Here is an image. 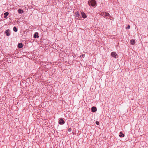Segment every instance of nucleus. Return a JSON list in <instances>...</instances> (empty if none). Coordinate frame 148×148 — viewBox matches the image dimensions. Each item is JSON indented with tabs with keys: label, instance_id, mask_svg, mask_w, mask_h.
<instances>
[{
	"label": "nucleus",
	"instance_id": "2",
	"mask_svg": "<svg viewBox=\"0 0 148 148\" xmlns=\"http://www.w3.org/2000/svg\"><path fill=\"white\" fill-rule=\"evenodd\" d=\"M88 4L90 6V5L91 6L94 7L96 5V1L95 0H92L88 1Z\"/></svg>",
	"mask_w": 148,
	"mask_h": 148
},
{
	"label": "nucleus",
	"instance_id": "7",
	"mask_svg": "<svg viewBox=\"0 0 148 148\" xmlns=\"http://www.w3.org/2000/svg\"><path fill=\"white\" fill-rule=\"evenodd\" d=\"M91 110L92 112H95L96 111L97 109L96 107L93 106L91 108Z\"/></svg>",
	"mask_w": 148,
	"mask_h": 148
},
{
	"label": "nucleus",
	"instance_id": "8",
	"mask_svg": "<svg viewBox=\"0 0 148 148\" xmlns=\"http://www.w3.org/2000/svg\"><path fill=\"white\" fill-rule=\"evenodd\" d=\"M39 36L38 35V32H35L34 34V37L35 38H38Z\"/></svg>",
	"mask_w": 148,
	"mask_h": 148
},
{
	"label": "nucleus",
	"instance_id": "15",
	"mask_svg": "<svg viewBox=\"0 0 148 148\" xmlns=\"http://www.w3.org/2000/svg\"><path fill=\"white\" fill-rule=\"evenodd\" d=\"M13 30L15 32H17L18 31L17 28L15 27H13Z\"/></svg>",
	"mask_w": 148,
	"mask_h": 148
},
{
	"label": "nucleus",
	"instance_id": "17",
	"mask_svg": "<svg viewBox=\"0 0 148 148\" xmlns=\"http://www.w3.org/2000/svg\"><path fill=\"white\" fill-rule=\"evenodd\" d=\"M95 123L97 125H99V121H96Z\"/></svg>",
	"mask_w": 148,
	"mask_h": 148
},
{
	"label": "nucleus",
	"instance_id": "18",
	"mask_svg": "<svg viewBox=\"0 0 148 148\" xmlns=\"http://www.w3.org/2000/svg\"><path fill=\"white\" fill-rule=\"evenodd\" d=\"M71 130H72V129L71 128H69L68 129V131L69 132H71Z\"/></svg>",
	"mask_w": 148,
	"mask_h": 148
},
{
	"label": "nucleus",
	"instance_id": "13",
	"mask_svg": "<svg viewBox=\"0 0 148 148\" xmlns=\"http://www.w3.org/2000/svg\"><path fill=\"white\" fill-rule=\"evenodd\" d=\"M125 136V134L122 133V132H121L120 133V134L119 135V136L120 137H123Z\"/></svg>",
	"mask_w": 148,
	"mask_h": 148
},
{
	"label": "nucleus",
	"instance_id": "10",
	"mask_svg": "<svg viewBox=\"0 0 148 148\" xmlns=\"http://www.w3.org/2000/svg\"><path fill=\"white\" fill-rule=\"evenodd\" d=\"M130 43L132 45H134L135 43V40L134 39H132L130 40Z\"/></svg>",
	"mask_w": 148,
	"mask_h": 148
},
{
	"label": "nucleus",
	"instance_id": "5",
	"mask_svg": "<svg viewBox=\"0 0 148 148\" xmlns=\"http://www.w3.org/2000/svg\"><path fill=\"white\" fill-rule=\"evenodd\" d=\"M10 30L9 29H7L5 31V33L7 36H9L10 35Z\"/></svg>",
	"mask_w": 148,
	"mask_h": 148
},
{
	"label": "nucleus",
	"instance_id": "14",
	"mask_svg": "<svg viewBox=\"0 0 148 148\" xmlns=\"http://www.w3.org/2000/svg\"><path fill=\"white\" fill-rule=\"evenodd\" d=\"M9 14V13L8 12H5L4 14V17L5 18L7 17V16H8Z\"/></svg>",
	"mask_w": 148,
	"mask_h": 148
},
{
	"label": "nucleus",
	"instance_id": "9",
	"mask_svg": "<svg viewBox=\"0 0 148 148\" xmlns=\"http://www.w3.org/2000/svg\"><path fill=\"white\" fill-rule=\"evenodd\" d=\"M75 17L77 18H79L80 14H79V12L78 11H77L75 13Z\"/></svg>",
	"mask_w": 148,
	"mask_h": 148
},
{
	"label": "nucleus",
	"instance_id": "1",
	"mask_svg": "<svg viewBox=\"0 0 148 148\" xmlns=\"http://www.w3.org/2000/svg\"><path fill=\"white\" fill-rule=\"evenodd\" d=\"M100 15L101 16H103L104 18H106V19H107V18L106 17V16H108L109 17V18L110 19L111 18H112L110 14L107 12H102L100 14Z\"/></svg>",
	"mask_w": 148,
	"mask_h": 148
},
{
	"label": "nucleus",
	"instance_id": "11",
	"mask_svg": "<svg viewBox=\"0 0 148 148\" xmlns=\"http://www.w3.org/2000/svg\"><path fill=\"white\" fill-rule=\"evenodd\" d=\"M23 47V44L22 43H18V47L19 48H21Z\"/></svg>",
	"mask_w": 148,
	"mask_h": 148
},
{
	"label": "nucleus",
	"instance_id": "6",
	"mask_svg": "<svg viewBox=\"0 0 148 148\" xmlns=\"http://www.w3.org/2000/svg\"><path fill=\"white\" fill-rule=\"evenodd\" d=\"M81 13L82 16L83 18H85L87 17V15L84 12H82Z\"/></svg>",
	"mask_w": 148,
	"mask_h": 148
},
{
	"label": "nucleus",
	"instance_id": "19",
	"mask_svg": "<svg viewBox=\"0 0 148 148\" xmlns=\"http://www.w3.org/2000/svg\"><path fill=\"white\" fill-rule=\"evenodd\" d=\"M84 54H82L81 55V56H80V57H84Z\"/></svg>",
	"mask_w": 148,
	"mask_h": 148
},
{
	"label": "nucleus",
	"instance_id": "3",
	"mask_svg": "<svg viewBox=\"0 0 148 148\" xmlns=\"http://www.w3.org/2000/svg\"><path fill=\"white\" fill-rule=\"evenodd\" d=\"M65 123V121L62 118H61L59 119V124L61 125L64 124Z\"/></svg>",
	"mask_w": 148,
	"mask_h": 148
},
{
	"label": "nucleus",
	"instance_id": "4",
	"mask_svg": "<svg viewBox=\"0 0 148 148\" xmlns=\"http://www.w3.org/2000/svg\"><path fill=\"white\" fill-rule=\"evenodd\" d=\"M111 55L112 56L116 58V56H117V54L116 53V52H112L111 53Z\"/></svg>",
	"mask_w": 148,
	"mask_h": 148
},
{
	"label": "nucleus",
	"instance_id": "16",
	"mask_svg": "<svg viewBox=\"0 0 148 148\" xmlns=\"http://www.w3.org/2000/svg\"><path fill=\"white\" fill-rule=\"evenodd\" d=\"M130 25H128L127 27H126V29H130Z\"/></svg>",
	"mask_w": 148,
	"mask_h": 148
},
{
	"label": "nucleus",
	"instance_id": "12",
	"mask_svg": "<svg viewBox=\"0 0 148 148\" xmlns=\"http://www.w3.org/2000/svg\"><path fill=\"white\" fill-rule=\"evenodd\" d=\"M18 12L19 14H22L24 12V11L22 10L19 9L18 10Z\"/></svg>",
	"mask_w": 148,
	"mask_h": 148
}]
</instances>
